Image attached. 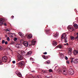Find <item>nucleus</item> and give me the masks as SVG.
<instances>
[{"mask_svg": "<svg viewBox=\"0 0 78 78\" xmlns=\"http://www.w3.org/2000/svg\"><path fill=\"white\" fill-rule=\"evenodd\" d=\"M20 42L21 43H23L25 47H31V45H35V43L36 42V41H35L34 40H32L31 44H30V42H31L30 41H28V42L27 41H23L22 40H21L20 41Z\"/></svg>", "mask_w": 78, "mask_h": 78, "instance_id": "1", "label": "nucleus"}, {"mask_svg": "<svg viewBox=\"0 0 78 78\" xmlns=\"http://www.w3.org/2000/svg\"><path fill=\"white\" fill-rule=\"evenodd\" d=\"M55 70H57V72L58 73H59V72L61 73L63 72V73L64 75H67V73H66V69L65 68H62V69H60L58 68V66H57L55 67Z\"/></svg>", "mask_w": 78, "mask_h": 78, "instance_id": "2", "label": "nucleus"}, {"mask_svg": "<svg viewBox=\"0 0 78 78\" xmlns=\"http://www.w3.org/2000/svg\"><path fill=\"white\" fill-rule=\"evenodd\" d=\"M66 36H67V35L66 34H63L61 36V38L62 39H64V42H65V43H67V37H66Z\"/></svg>", "mask_w": 78, "mask_h": 78, "instance_id": "3", "label": "nucleus"}, {"mask_svg": "<svg viewBox=\"0 0 78 78\" xmlns=\"http://www.w3.org/2000/svg\"><path fill=\"white\" fill-rule=\"evenodd\" d=\"M16 65L18 66L19 67H20L22 66H23L25 65V62L22 61L16 63Z\"/></svg>", "mask_w": 78, "mask_h": 78, "instance_id": "4", "label": "nucleus"}, {"mask_svg": "<svg viewBox=\"0 0 78 78\" xmlns=\"http://www.w3.org/2000/svg\"><path fill=\"white\" fill-rule=\"evenodd\" d=\"M18 59H17V62H18V61H21V60H22V59L23 58V56H22V55L19 54L18 56Z\"/></svg>", "mask_w": 78, "mask_h": 78, "instance_id": "5", "label": "nucleus"}, {"mask_svg": "<svg viewBox=\"0 0 78 78\" xmlns=\"http://www.w3.org/2000/svg\"><path fill=\"white\" fill-rule=\"evenodd\" d=\"M2 60L4 62H6L8 61V58L6 56L3 57Z\"/></svg>", "mask_w": 78, "mask_h": 78, "instance_id": "6", "label": "nucleus"}, {"mask_svg": "<svg viewBox=\"0 0 78 78\" xmlns=\"http://www.w3.org/2000/svg\"><path fill=\"white\" fill-rule=\"evenodd\" d=\"M59 48L60 49H63V45H61V44H59L57 46H56V48Z\"/></svg>", "mask_w": 78, "mask_h": 78, "instance_id": "7", "label": "nucleus"}, {"mask_svg": "<svg viewBox=\"0 0 78 78\" xmlns=\"http://www.w3.org/2000/svg\"><path fill=\"white\" fill-rule=\"evenodd\" d=\"M16 47L17 48H20L22 47V44H16Z\"/></svg>", "mask_w": 78, "mask_h": 78, "instance_id": "8", "label": "nucleus"}, {"mask_svg": "<svg viewBox=\"0 0 78 78\" xmlns=\"http://www.w3.org/2000/svg\"><path fill=\"white\" fill-rule=\"evenodd\" d=\"M5 20H4L3 18H1L0 19V26L2 25L3 24V23H2V22H4Z\"/></svg>", "mask_w": 78, "mask_h": 78, "instance_id": "9", "label": "nucleus"}, {"mask_svg": "<svg viewBox=\"0 0 78 78\" xmlns=\"http://www.w3.org/2000/svg\"><path fill=\"white\" fill-rule=\"evenodd\" d=\"M59 54L60 55V56L61 59H63V58H64V55L63 54L59 53Z\"/></svg>", "mask_w": 78, "mask_h": 78, "instance_id": "10", "label": "nucleus"}, {"mask_svg": "<svg viewBox=\"0 0 78 78\" xmlns=\"http://www.w3.org/2000/svg\"><path fill=\"white\" fill-rule=\"evenodd\" d=\"M73 62L74 64H77L78 63V59H76L74 60L73 61Z\"/></svg>", "mask_w": 78, "mask_h": 78, "instance_id": "11", "label": "nucleus"}, {"mask_svg": "<svg viewBox=\"0 0 78 78\" xmlns=\"http://www.w3.org/2000/svg\"><path fill=\"white\" fill-rule=\"evenodd\" d=\"M58 34L59 33L58 32H56V34H55V33L53 34V36L54 37H56Z\"/></svg>", "mask_w": 78, "mask_h": 78, "instance_id": "12", "label": "nucleus"}, {"mask_svg": "<svg viewBox=\"0 0 78 78\" xmlns=\"http://www.w3.org/2000/svg\"><path fill=\"white\" fill-rule=\"evenodd\" d=\"M33 37V35H32V34H30L28 35L27 36V38L29 39H31V37Z\"/></svg>", "mask_w": 78, "mask_h": 78, "instance_id": "13", "label": "nucleus"}, {"mask_svg": "<svg viewBox=\"0 0 78 78\" xmlns=\"http://www.w3.org/2000/svg\"><path fill=\"white\" fill-rule=\"evenodd\" d=\"M73 53L75 55H77V53H78V51L74 50L73 51Z\"/></svg>", "mask_w": 78, "mask_h": 78, "instance_id": "14", "label": "nucleus"}, {"mask_svg": "<svg viewBox=\"0 0 78 78\" xmlns=\"http://www.w3.org/2000/svg\"><path fill=\"white\" fill-rule=\"evenodd\" d=\"M45 32L47 34H48V33H50V30L48 29V30H45Z\"/></svg>", "mask_w": 78, "mask_h": 78, "instance_id": "15", "label": "nucleus"}, {"mask_svg": "<svg viewBox=\"0 0 78 78\" xmlns=\"http://www.w3.org/2000/svg\"><path fill=\"white\" fill-rule=\"evenodd\" d=\"M16 74L19 77H22V74L20 73H16Z\"/></svg>", "mask_w": 78, "mask_h": 78, "instance_id": "16", "label": "nucleus"}, {"mask_svg": "<svg viewBox=\"0 0 78 78\" xmlns=\"http://www.w3.org/2000/svg\"><path fill=\"white\" fill-rule=\"evenodd\" d=\"M68 28L69 30H72L71 31H73V27H70L69 26H68Z\"/></svg>", "mask_w": 78, "mask_h": 78, "instance_id": "17", "label": "nucleus"}, {"mask_svg": "<svg viewBox=\"0 0 78 78\" xmlns=\"http://www.w3.org/2000/svg\"><path fill=\"white\" fill-rule=\"evenodd\" d=\"M52 44L54 46H55L57 45V42L55 41H54Z\"/></svg>", "mask_w": 78, "mask_h": 78, "instance_id": "18", "label": "nucleus"}, {"mask_svg": "<svg viewBox=\"0 0 78 78\" xmlns=\"http://www.w3.org/2000/svg\"><path fill=\"white\" fill-rule=\"evenodd\" d=\"M32 54V51H30L27 53V54H26V55H31Z\"/></svg>", "mask_w": 78, "mask_h": 78, "instance_id": "19", "label": "nucleus"}, {"mask_svg": "<svg viewBox=\"0 0 78 78\" xmlns=\"http://www.w3.org/2000/svg\"><path fill=\"white\" fill-rule=\"evenodd\" d=\"M42 57L44 58V59H48V56H45V55H44Z\"/></svg>", "mask_w": 78, "mask_h": 78, "instance_id": "20", "label": "nucleus"}, {"mask_svg": "<svg viewBox=\"0 0 78 78\" xmlns=\"http://www.w3.org/2000/svg\"><path fill=\"white\" fill-rule=\"evenodd\" d=\"M70 38L71 39V41L72 40H75V37L72 36H70Z\"/></svg>", "mask_w": 78, "mask_h": 78, "instance_id": "21", "label": "nucleus"}, {"mask_svg": "<svg viewBox=\"0 0 78 78\" xmlns=\"http://www.w3.org/2000/svg\"><path fill=\"white\" fill-rule=\"evenodd\" d=\"M74 27L75 28H78V25H77V24L75 23L74 24Z\"/></svg>", "mask_w": 78, "mask_h": 78, "instance_id": "22", "label": "nucleus"}, {"mask_svg": "<svg viewBox=\"0 0 78 78\" xmlns=\"http://www.w3.org/2000/svg\"><path fill=\"white\" fill-rule=\"evenodd\" d=\"M18 34H19V35H20V36H21V37H22V34H22V33L20 32H19Z\"/></svg>", "mask_w": 78, "mask_h": 78, "instance_id": "23", "label": "nucleus"}, {"mask_svg": "<svg viewBox=\"0 0 78 78\" xmlns=\"http://www.w3.org/2000/svg\"><path fill=\"white\" fill-rule=\"evenodd\" d=\"M68 51H73V50H72V48L71 47H69L68 49Z\"/></svg>", "mask_w": 78, "mask_h": 78, "instance_id": "24", "label": "nucleus"}, {"mask_svg": "<svg viewBox=\"0 0 78 78\" xmlns=\"http://www.w3.org/2000/svg\"><path fill=\"white\" fill-rule=\"evenodd\" d=\"M72 51H68V53L69 55H71L72 54Z\"/></svg>", "mask_w": 78, "mask_h": 78, "instance_id": "25", "label": "nucleus"}, {"mask_svg": "<svg viewBox=\"0 0 78 78\" xmlns=\"http://www.w3.org/2000/svg\"><path fill=\"white\" fill-rule=\"evenodd\" d=\"M9 37H13L12 34H11V33L9 34Z\"/></svg>", "mask_w": 78, "mask_h": 78, "instance_id": "26", "label": "nucleus"}, {"mask_svg": "<svg viewBox=\"0 0 78 78\" xmlns=\"http://www.w3.org/2000/svg\"><path fill=\"white\" fill-rule=\"evenodd\" d=\"M1 22V23H3V24H2L1 25H4V26H6V23H3V22Z\"/></svg>", "mask_w": 78, "mask_h": 78, "instance_id": "27", "label": "nucleus"}, {"mask_svg": "<svg viewBox=\"0 0 78 78\" xmlns=\"http://www.w3.org/2000/svg\"><path fill=\"white\" fill-rule=\"evenodd\" d=\"M73 58H70V61H71V63H72L73 62Z\"/></svg>", "mask_w": 78, "mask_h": 78, "instance_id": "28", "label": "nucleus"}, {"mask_svg": "<svg viewBox=\"0 0 78 78\" xmlns=\"http://www.w3.org/2000/svg\"><path fill=\"white\" fill-rule=\"evenodd\" d=\"M21 54L22 55H25V52L23 51H22L21 52Z\"/></svg>", "mask_w": 78, "mask_h": 78, "instance_id": "29", "label": "nucleus"}, {"mask_svg": "<svg viewBox=\"0 0 78 78\" xmlns=\"http://www.w3.org/2000/svg\"><path fill=\"white\" fill-rule=\"evenodd\" d=\"M2 62H3L2 60L0 59V65H1L2 64Z\"/></svg>", "mask_w": 78, "mask_h": 78, "instance_id": "30", "label": "nucleus"}, {"mask_svg": "<svg viewBox=\"0 0 78 78\" xmlns=\"http://www.w3.org/2000/svg\"><path fill=\"white\" fill-rule=\"evenodd\" d=\"M30 60L31 61H33V58H32V57H30Z\"/></svg>", "mask_w": 78, "mask_h": 78, "instance_id": "31", "label": "nucleus"}, {"mask_svg": "<svg viewBox=\"0 0 78 78\" xmlns=\"http://www.w3.org/2000/svg\"><path fill=\"white\" fill-rule=\"evenodd\" d=\"M49 72H53V70L52 69H50L49 70Z\"/></svg>", "mask_w": 78, "mask_h": 78, "instance_id": "32", "label": "nucleus"}, {"mask_svg": "<svg viewBox=\"0 0 78 78\" xmlns=\"http://www.w3.org/2000/svg\"><path fill=\"white\" fill-rule=\"evenodd\" d=\"M3 50V47L0 46V51Z\"/></svg>", "mask_w": 78, "mask_h": 78, "instance_id": "33", "label": "nucleus"}, {"mask_svg": "<svg viewBox=\"0 0 78 78\" xmlns=\"http://www.w3.org/2000/svg\"><path fill=\"white\" fill-rule=\"evenodd\" d=\"M22 38H23V39H24V38H25V36H24V35H23V34H22V37H21Z\"/></svg>", "mask_w": 78, "mask_h": 78, "instance_id": "34", "label": "nucleus"}, {"mask_svg": "<svg viewBox=\"0 0 78 78\" xmlns=\"http://www.w3.org/2000/svg\"><path fill=\"white\" fill-rule=\"evenodd\" d=\"M46 62H47V64H50V61H47Z\"/></svg>", "mask_w": 78, "mask_h": 78, "instance_id": "35", "label": "nucleus"}, {"mask_svg": "<svg viewBox=\"0 0 78 78\" xmlns=\"http://www.w3.org/2000/svg\"><path fill=\"white\" fill-rule=\"evenodd\" d=\"M14 41H17V38L16 37H15L14 39Z\"/></svg>", "mask_w": 78, "mask_h": 78, "instance_id": "36", "label": "nucleus"}, {"mask_svg": "<svg viewBox=\"0 0 78 78\" xmlns=\"http://www.w3.org/2000/svg\"><path fill=\"white\" fill-rule=\"evenodd\" d=\"M5 40H3L2 41V44H4V43H5Z\"/></svg>", "mask_w": 78, "mask_h": 78, "instance_id": "37", "label": "nucleus"}, {"mask_svg": "<svg viewBox=\"0 0 78 78\" xmlns=\"http://www.w3.org/2000/svg\"><path fill=\"white\" fill-rule=\"evenodd\" d=\"M65 58L66 60H67V59H68V58L67 56H65Z\"/></svg>", "mask_w": 78, "mask_h": 78, "instance_id": "38", "label": "nucleus"}, {"mask_svg": "<svg viewBox=\"0 0 78 78\" xmlns=\"http://www.w3.org/2000/svg\"><path fill=\"white\" fill-rule=\"evenodd\" d=\"M5 45H7V44H8V41H5Z\"/></svg>", "mask_w": 78, "mask_h": 78, "instance_id": "39", "label": "nucleus"}, {"mask_svg": "<svg viewBox=\"0 0 78 78\" xmlns=\"http://www.w3.org/2000/svg\"><path fill=\"white\" fill-rule=\"evenodd\" d=\"M5 31H9V30L8 29H6L5 30Z\"/></svg>", "mask_w": 78, "mask_h": 78, "instance_id": "40", "label": "nucleus"}, {"mask_svg": "<svg viewBox=\"0 0 78 78\" xmlns=\"http://www.w3.org/2000/svg\"><path fill=\"white\" fill-rule=\"evenodd\" d=\"M64 45H69V44L68 43L64 44Z\"/></svg>", "mask_w": 78, "mask_h": 78, "instance_id": "41", "label": "nucleus"}, {"mask_svg": "<svg viewBox=\"0 0 78 78\" xmlns=\"http://www.w3.org/2000/svg\"><path fill=\"white\" fill-rule=\"evenodd\" d=\"M7 40L9 41V37L7 38Z\"/></svg>", "mask_w": 78, "mask_h": 78, "instance_id": "42", "label": "nucleus"}, {"mask_svg": "<svg viewBox=\"0 0 78 78\" xmlns=\"http://www.w3.org/2000/svg\"><path fill=\"white\" fill-rule=\"evenodd\" d=\"M12 63H13V64H15V63H16V61H13L12 62Z\"/></svg>", "mask_w": 78, "mask_h": 78, "instance_id": "43", "label": "nucleus"}, {"mask_svg": "<svg viewBox=\"0 0 78 78\" xmlns=\"http://www.w3.org/2000/svg\"><path fill=\"white\" fill-rule=\"evenodd\" d=\"M44 55H47V52H45L44 53Z\"/></svg>", "mask_w": 78, "mask_h": 78, "instance_id": "44", "label": "nucleus"}, {"mask_svg": "<svg viewBox=\"0 0 78 78\" xmlns=\"http://www.w3.org/2000/svg\"><path fill=\"white\" fill-rule=\"evenodd\" d=\"M66 63H67L68 64H69V61L68 60H67L66 61Z\"/></svg>", "mask_w": 78, "mask_h": 78, "instance_id": "45", "label": "nucleus"}, {"mask_svg": "<svg viewBox=\"0 0 78 78\" xmlns=\"http://www.w3.org/2000/svg\"><path fill=\"white\" fill-rule=\"evenodd\" d=\"M25 36H27V37H28V34H26Z\"/></svg>", "mask_w": 78, "mask_h": 78, "instance_id": "46", "label": "nucleus"}, {"mask_svg": "<svg viewBox=\"0 0 78 78\" xmlns=\"http://www.w3.org/2000/svg\"><path fill=\"white\" fill-rule=\"evenodd\" d=\"M40 77H41V76H40L39 75L37 76V77H38V78H40Z\"/></svg>", "mask_w": 78, "mask_h": 78, "instance_id": "47", "label": "nucleus"}, {"mask_svg": "<svg viewBox=\"0 0 78 78\" xmlns=\"http://www.w3.org/2000/svg\"><path fill=\"white\" fill-rule=\"evenodd\" d=\"M5 37H8V35L6 34L5 35Z\"/></svg>", "mask_w": 78, "mask_h": 78, "instance_id": "48", "label": "nucleus"}, {"mask_svg": "<svg viewBox=\"0 0 78 78\" xmlns=\"http://www.w3.org/2000/svg\"><path fill=\"white\" fill-rule=\"evenodd\" d=\"M14 16H11V18H12V19H14Z\"/></svg>", "mask_w": 78, "mask_h": 78, "instance_id": "49", "label": "nucleus"}, {"mask_svg": "<svg viewBox=\"0 0 78 78\" xmlns=\"http://www.w3.org/2000/svg\"><path fill=\"white\" fill-rule=\"evenodd\" d=\"M43 72H44V73H45V71L44 70H43L42 71Z\"/></svg>", "mask_w": 78, "mask_h": 78, "instance_id": "50", "label": "nucleus"}, {"mask_svg": "<svg viewBox=\"0 0 78 78\" xmlns=\"http://www.w3.org/2000/svg\"><path fill=\"white\" fill-rule=\"evenodd\" d=\"M45 78H49V77H48L47 76H45Z\"/></svg>", "mask_w": 78, "mask_h": 78, "instance_id": "51", "label": "nucleus"}, {"mask_svg": "<svg viewBox=\"0 0 78 78\" xmlns=\"http://www.w3.org/2000/svg\"><path fill=\"white\" fill-rule=\"evenodd\" d=\"M48 56V57H50V55H48V56Z\"/></svg>", "mask_w": 78, "mask_h": 78, "instance_id": "52", "label": "nucleus"}, {"mask_svg": "<svg viewBox=\"0 0 78 78\" xmlns=\"http://www.w3.org/2000/svg\"><path fill=\"white\" fill-rule=\"evenodd\" d=\"M1 39H2V38H1V37H0V40Z\"/></svg>", "mask_w": 78, "mask_h": 78, "instance_id": "53", "label": "nucleus"}, {"mask_svg": "<svg viewBox=\"0 0 78 78\" xmlns=\"http://www.w3.org/2000/svg\"><path fill=\"white\" fill-rule=\"evenodd\" d=\"M13 34L14 35H15V34H14V33H13Z\"/></svg>", "mask_w": 78, "mask_h": 78, "instance_id": "54", "label": "nucleus"}, {"mask_svg": "<svg viewBox=\"0 0 78 78\" xmlns=\"http://www.w3.org/2000/svg\"><path fill=\"white\" fill-rule=\"evenodd\" d=\"M9 49L10 50H11V48H9Z\"/></svg>", "mask_w": 78, "mask_h": 78, "instance_id": "55", "label": "nucleus"}, {"mask_svg": "<svg viewBox=\"0 0 78 78\" xmlns=\"http://www.w3.org/2000/svg\"><path fill=\"white\" fill-rule=\"evenodd\" d=\"M8 34H9V33H8Z\"/></svg>", "mask_w": 78, "mask_h": 78, "instance_id": "56", "label": "nucleus"}]
</instances>
